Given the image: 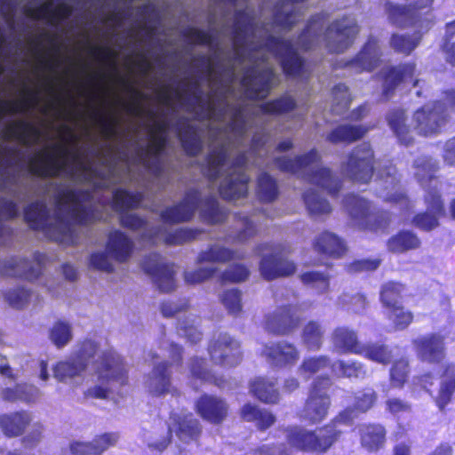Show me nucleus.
Returning a JSON list of instances; mask_svg holds the SVG:
<instances>
[{
	"mask_svg": "<svg viewBox=\"0 0 455 455\" xmlns=\"http://www.w3.org/2000/svg\"><path fill=\"white\" fill-rule=\"evenodd\" d=\"M60 134L64 143L52 144L28 158L29 173L42 179L57 178L62 175L76 179L79 172L83 180L86 182L100 177V172L96 168L79 161L77 150L67 147V144H75L78 140L73 129L63 124L60 128Z\"/></svg>",
	"mask_w": 455,
	"mask_h": 455,
	"instance_id": "nucleus-1",
	"label": "nucleus"
},
{
	"mask_svg": "<svg viewBox=\"0 0 455 455\" xmlns=\"http://www.w3.org/2000/svg\"><path fill=\"white\" fill-rule=\"evenodd\" d=\"M434 3L435 0H411L407 4L386 3V12L392 25L400 28H418L411 35H391L389 45L395 52L409 56L419 46L422 40L420 30L427 31L435 21Z\"/></svg>",
	"mask_w": 455,
	"mask_h": 455,
	"instance_id": "nucleus-2",
	"label": "nucleus"
},
{
	"mask_svg": "<svg viewBox=\"0 0 455 455\" xmlns=\"http://www.w3.org/2000/svg\"><path fill=\"white\" fill-rule=\"evenodd\" d=\"M354 419V409L342 410L329 423L315 430H307L299 426L284 428L286 443L296 451L323 454L332 447L342 436L343 431L338 423L350 425Z\"/></svg>",
	"mask_w": 455,
	"mask_h": 455,
	"instance_id": "nucleus-3",
	"label": "nucleus"
},
{
	"mask_svg": "<svg viewBox=\"0 0 455 455\" xmlns=\"http://www.w3.org/2000/svg\"><path fill=\"white\" fill-rule=\"evenodd\" d=\"M119 84L130 93L131 101L124 105L125 110L138 116L146 114L153 122L147 125L146 131L148 134V143L141 148V156L158 157L165 149L168 144L169 123L166 120H155L157 114L154 110L145 111L140 106L143 100L148 99V95L136 89L132 83L126 78H121Z\"/></svg>",
	"mask_w": 455,
	"mask_h": 455,
	"instance_id": "nucleus-4",
	"label": "nucleus"
},
{
	"mask_svg": "<svg viewBox=\"0 0 455 455\" xmlns=\"http://www.w3.org/2000/svg\"><path fill=\"white\" fill-rule=\"evenodd\" d=\"M119 84L130 93L131 101L124 105L125 110L138 116L146 114L153 122L147 125L146 131L148 134V143L141 148V156L158 157L165 149L168 144L169 123L166 120H155L157 114L154 110L145 111L140 106L143 100L148 99V95L136 89L132 83L126 78H121Z\"/></svg>",
	"mask_w": 455,
	"mask_h": 455,
	"instance_id": "nucleus-5",
	"label": "nucleus"
},
{
	"mask_svg": "<svg viewBox=\"0 0 455 455\" xmlns=\"http://www.w3.org/2000/svg\"><path fill=\"white\" fill-rule=\"evenodd\" d=\"M24 220L31 229L40 230L52 241L63 245H75L78 243V234L72 224L61 216H57L49 223V212L44 203L36 201L24 209Z\"/></svg>",
	"mask_w": 455,
	"mask_h": 455,
	"instance_id": "nucleus-6",
	"label": "nucleus"
},
{
	"mask_svg": "<svg viewBox=\"0 0 455 455\" xmlns=\"http://www.w3.org/2000/svg\"><path fill=\"white\" fill-rule=\"evenodd\" d=\"M451 114L455 115V88L443 92V100L424 105L413 113L414 131L421 136H433L442 132Z\"/></svg>",
	"mask_w": 455,
	"mask_h": 455,
	"instance_id": "nucleus-7",
	"label": "nucleus"
},
{
	"mask_svg": "<svg viewBox=\"0 0 455 455\" xmlns=\"http://www.w3.org/2000/svg\"><path fill=\"white\" fill-rule=\"evenodd\" d=\"M344 207L353 222L361 229L372 233H385L392 222L388 210L374 208L373 204L356 194H347L343 198Z\"/></svg>",
	"mask_w": 455,
	"mask_h": 455,
	"instance_id": "nucleus-8",
	"label": "nucleus"
},
{
	"mask_svg": "<svg viewBox=\"0 0 455 455\" xmlns=\"http://www.w3.org/2000/svg\"><path fill=\"white\" fill-rule=\"evenodd\" d=\"M255 251L258 254L269 251L262 256L259 266L260 275L265 280L288 277L295 273V263L286 257L290 252L287 246L282 243H261L255 247Z\"/></svg>",
	"mask_w": 455,
	"mask_h": 455,
	"instance_id": "nucleus-9",
	"label": "nucleus"
},
{
	"mask_svg": "<svg viewBox=\"0 0 455 455\" xmlns=\"http://www.w3.org/2000/svg\"><path fill=\"white\" fill-rule=\"evenodd\" d=\"M331 386L332 380L329 375H321L314 379L309 388L308 396L299 411V418L301 420L315 425L327 417L331 406L328 391Z\"/></svg>",
	"mask_w": 455,
	"mask_h": 455,
	"instance_id": "nucleus-10",
	"label": "nucleus"
},
{
	"mask_svg": "<svg viewBox=\"0 0 455 455\" xmlns=\"http://www.w3.org/2000/svg\"><path fill=\"white\" fill-rule=\"evenodd\" d=\"M262 49H266L280 60L285 76H296L303 72L305 60L297 53L291 41L270 35L262 44L252 47L251 51L258 52Z\"/></svg>",
	"mask_w": 455,
	"mask_h": 455,
	"instance_id": "nucleus-11",
	"label": "nucleus"
},
{
	"mask_svg": "<svg viewBox=\"0 0 455 455\" xmlns=\"http://www.w3.org/2000/svg\"><path fill=\"white\" fill-rule=\"evenodd\" d=\"M375 154L369 142L354 147L347 155L344 170L354 182L368 184L375 172Z\"/></svg>",
	"mask_w": 455,
	"mask_h": 455,
	"instance_id": "nucleus-12",
	"label": "nucleus"
},
{
	"mask_svg": "<svg viewBox=\"0 0 455 455\" xmlns=\"http://www.w3.org/2000/svg\"><path fill=\"white\" fill-rule=\"evenodd\" d=\"M360 28L354 18L344 15L332 20L323 32V39L328 52L341 53L355 42Z\"/></svg>",
	"mask_w": 455,
	"mask_h": 455,
	"instance_id": "nucleus-13",
	"label": "nucleus"
},
{
	"mask_svg": "<svg viewBox=\"0 0 455 455\" xmlns=\"http://www.w3.org/2000/svg\"><path fill=\"white\" fill-rule=\"evenodd\" d=\"M92 197L91 191L87 189L67 188L57 196L58 204H72L68 210L71 220L80 226L94 223L99 218V213L93 206H85L82 203L89 202Z\"/></svg>",
	"mask_w": 455,
	"mask_h": 455,
	"instance_id": "nucleus-14",
	"label": "nucleus"
},
{
	"mask_svg": "<svg viewBox=\"0 0 455 455\" xmlns=\"http://www.w3.org/2000/svg\"><path fill=\"white\" fill-rule=\"evenodd\" d=\"M207 349L212 362L225 369L235 368L243 361L241 343L228 333L212 339Z\"/></svg>",
	"mask_w": 455,
	"mask_h": 455,
	"instance_id": "nucleus-15",
	"label": "nucleus"
},
{
	"mask_svg": "<svg viewBox=\"0 0 455 455\" xmlns=\"http://www.w3.org/2000/svg\"><path fill=\"white\" fill-rule=\"evenodd\" d=\"M275 77L271 68L259 69L256 66L247 67L240 80L247 99L256 100L268 96Z\"/></svg>",
	"mask_w": 455,
	"mask_h": 455,
	"instance_id": "nucleus-16",
	"label": "nucleus"
},
{
	"mask_svg": "<svg viewBox=\"0 0 455 455\" xmlns=\"http://www.w3.org/2000/svg\"><path fill=\"white\" fill-rule=\"evenodd\" d=\"M142 269L149 275L161 292L169 293L176 287L173 263L162 261V255L151 252L146 255L141 263Z\"/></svg>",
	"mask_w": 455,
	"mask_h": 455,
	"instance_id": "nucleus-17",
	"label": "nucleus"
},
{
	"mask_svg": "<svg viewBox=\"0 0 455 455\" xmlns=\"http://www.w3.org/2000/svg\"><path fill=\"white\" fill-rule=\"evenodd\" d=\"M96 373L99 380L102 383L116 382L120 386H125L129 382L125 362L113 349H108L102 353Z\"/></svg>",
	"mask_w": 455,
	"mask_h": 455,
	"instance_id": "nucleus-18",
	"label": "nucleus"
},
{
	"mask_svg": "<svg viewBox=\"0 0 455 455\" xmlns=\"http://www.w3.org/2000/svg\"><path fill=\"white\" fill-rule=\"evenodd\" d=\"M297 305L287 304L278 307L265 318V328L275 335H288L299 328L301 319Z\"/></svg>",
	"mask_w": 455,
	"mask_h": 455,
	"instance_id": "nucleus-19",
	"label": "nucleus"
},
{
	"mask_svg": "<svg viewBox=\"0 0 455 455\" xmlns=\"http://www.w3.org/2000/svg\"><path fill=\"white\" fill-rule=\"evenodd\" d=\"M416 355L421 362L439 364L447 355L445 336L431 332L412 340Z\"/></svg>",
	"mask_w": 455,
	"mask_h": 455,
	"instance_id": "nucleus-20",
	"label": "nucleus"
},
{
	"mask_svg": "<svg viewBox=\"0 0 455 455\" xmlns=\"http://www.w3.org/2000/svg\"><path fill=\"white\" fill-rule=\"evenodd\" d=\"M46 259V255L39 251L34 253L33 262L25 258L13 257L3 263L0 267V273L12 277L33 281L42 275Z\"/></svg>",
	"mask_w": 455,
	"mask_h": 455,
	"instance_id": "nucleus-21",
	"label": "nucleus"
},
{
	"mask_svg": "<svg viewBox=\"0 0 455 455\" xmlns=\"http://www.w3.org/2000/svg\"><path fill=\"white\" fill-rule=\"evenodd\" d=\"M379 56L378 40L371 36L354 58L337 63L335 68H349L355 74L371 72L379 66Z\"/></svg>",
	"mask_w": 455,
	"mask_h": 455,
	"instance_id": "nucleus-22",
	"label": "nucleus"
},
{
	"mask_svg": "<svg viewBox=\"0 0 455 455\" xmlns=\"http://www.w3.org/2000/svg\"><path fill=\"white\" fill-rule=\"evenodd\" d=\"M200 196L197 189L188 190L180 203L160 212L162 221L165 224H179L191 220L198 207Z\"/></svg>",
	"mask_w": 455,
	"mask_h": 455,
	"instance_id": "nucleus-23",
	"label": "nucleus"
},
{
	"mask_svg": "<svg viewBox=\"0 0 455 455\" xmlns=\"http://www.w3.org/2000/svg\"><path fill=\"white\" fill-rule=\"evenodd\" d=\"M416 64L414 62L401 63L396 66H388L380 73L382 80V97L388 100L395 93L396 88L405 80L413 81V86L418 84L414 79Z\"/></svg>",
	"mask_w": 455,
	"mask_h": 455,
	"instance_id": "nucleus-24",
	"label": "nucleus"
},
{
	"mask_svg": "<svg viewBox=\"0 0 455 455\" xmlns=\"http://www.w3.org/2000/svg\"><path fill=\"white\" fill-rule=\"evenodd\" d=\"M228 404L219 396L203 394L195 404L196 413L205 421L214 425L222 423L228 414Z\"/></svg>",
	"mask_w": 455,
	"mask_h": 455,
	"instance_id": "nucleus-25",
	"label": "nucleus"
},
{
	"mask_svg": "<svg viewBox=\"0 0 455 455\" xmlns=\"http://www.w3.org/2000/svg\"><path fill=\"white\" fill-rule=\"evenodd\" d=\"M254 29V17L245 9L236 10L234 13L232 28V46L235 52L234 60L243 62V49L245 46L246 36L249 31Z\"/></svg>",
	"mask_w": 455,
	"mask_h": 455,
	"instance_id": "nucleus-26",
	"label": "nucleus"
},
{
	"mask_svg": "<svg viewBox=\"0 0 455 455\" xmlns=\"http://www.w3.org/2000/svg\"><path fill=\"white\" fill-rule=\"evenodd\" d=\"M263 354L273 365L277 367L294 365L299 359V351L296 346L284 340L265 345Z\"/></svg>",
	"mask_w": 455,
	"mask_h": 455,
	"instance_id": "nucleus-27",
	"label": "nucleus"
},
{
	"mask_svg": "<svg viewBox=\"0 0 455 455\" xmlns=\"http://www.w3.org/2000/svg\"><path fill=\"white\" fill-rule=\"evenodd\" d=\"M24 13L35 20H44L49 24L56 25L68 19L73 13V8L66 3H60L53 7L52 3L47 2L35 8L27 6Z\"/></svg>",
	"mask_w": 455,
	"mask_h": 455,
	"instance_id": "nucleus-28",
	"label": "nucleus"
},
{
	"mask_svg": "<svg viewBox=\"0 0 455 455\" xmlns=\"http://www.w3.org/2000/svg\"><path fill=\"white\" fill-rule=\"evenodd\" d=\"M41 135V130L35 124L24 119L11 122L3 131L5 140H17L25 146L36 143Z\"/></svg>",
	"mask_w": 455,
	"mask_h": 455,
	"instance_id": "nucleus-29",
	"label": "nucleus"
},
{
	"mask_svg": "<svg viewBox=\"0 0 455 455\" xmlns=\"http://www.w3.org/2000/svg\"><path fill=\"white\" fill-rule=\"evenodd\" d=\"M387 429L381 423L368 422L358 427L360 445L368 452H378L387 443Z\"/></svg>",
	"mask_w": 455,
	"mask_h": 455,
	"instance_id": "nucleus-30",
	"label": "nucleus"
},
{
	"mask_svg": "<svg viewBox=\"0 0 455 455\" xmlns=\"http://www.w3.org/2000/svg\"><path fill=\"white\" fill-rule=\"evenodd\" d=\"M439 378V388L434 402L439 411H445L455 394V363L449 362L443 364Z\"/></svg>",
	"mask_w": 455,
	"mask_h": 455,
	"instance_id": "nucleus-31",
	"label": "nucleus"
},
{
	"mask_svg": "<svg viewBox=\"0 0 455 455\" xmlns=\"http://www.w3.org/2000/svg\"><path fill=\"white\" fill-rule=\"evenodd\" d=\"M333 349L339 354L357 355L362 345L357 331L342 325L333 329L331 336Z\"/></svg>",
	"mask_w": 455,
	"mask_h": 455,
	"instance_id": "nucleus-32",
	"label": "nucleus"
},
{
	"mask_svg": "<svg viewBox=\"0 0 455 455\" xmlns=\"http://www.w3.org/2000/svg\"><path fill=\"white\" fill-rule=\"evenodd\" d=\"M249 181L250 178L243 171L230 173L220 184V195L227 201L243 198L248 194Z\"/></svg>",
	"mask_w": 455,
	"mask_h": 455,
	"instance_id": "nucleus-33",
	"label": "nucleus"
},
{
	"mask_svg": "<svg viewBox=\"0 0 455 455\" xmlns=\"http://www.w3.org/2000/svg\"><path fill=\"white\" fill-rule=\"evenodd\" d=\"M177 136L180 145L188 156H196L203 149V141L196 126L188 123L186 118L180 119L176 124Z\"/></svg>",
	"mask_w": 455,
	"mask_h": 455,
	"instance_id": "nucleus-34",
	"label": "nucleus"
},
{
	"mask_svg": "<svg viewBox=\"0 0 455 455\" xmlns=\"http://www.w3.org/2000/svg\"><path fill=\"white\" fill-rule=\"evenodd\" d=\"M313 249L320 255L339 259L347 251L345 242L334 233L323 231L313 242Z\"/></svg>",
	"mask_w": 455,
	"mask_h": 455,
	"instance_id": "nucleus-35",
	"label": "nucleus"
},
{
	"mask_svg": "<svg viewBox=\"0 0 455 455\" xmlns=\"http://www.w3.org/2000/svg\"><path fill=\"white\" fill-rule=\"evenodd\" d=\"M170 367L171 363L166 361L154 366L150 376V392L155 396H163L168 393L180 395L179 390L172 385Z\"/></svg>",
	"mask_w": 455,
	"mask_h": 455,
	"instance_id": "nucleus-36",
	"label": "nucleus"
},
{
	"mask_svg": "<svg viewBox=\"0 0 455 455\" xmlns=\"http://www.w3.org/2000/svg\"><path fill=\"white\" fill-rule=\"evenodd\" d=\"M305 1L278 0L275 4L273 13L274 23L283 29H291L303 16V13L295 7V4Z\"/></svg>",
	"mask_w": 455,
	"mask_h": 455,
	"instance_id": "nucleus-37",
	"label": "nucleus"
},
{
	"mask_svg": "<svg viewBox=\"0 0 455 455\" xmlns=\"http://www.w3.org/2000/svg\"><path fill=\"white\" fill-rule=\"evenodd\" d=\"M368 130V127L362 124H339L327 134L326 140L333 145L343 144L347 146L362 140Z\"/></svg>",
	"mask_w": 455,
	"mask_h": 455,
	"instance_id": "nucleus-38",
	"label": "nucleus"
},
{
	"mask_svg": "<svg viewBox=\"0 0 455 455\" xmlns=\"http://www.w3.org/2000/svg\"><path fill=\"white\" fill-rule=\"evenodd\" d=\"M31 421L30 413L23 410L0 414V428L10 438L21 435Z\"/></svg>",
	"mask_w": 455,
	"mask_h": 455,
	"instance_id": "nucleus-39",
	"label": "nucleus"
},
{
	"mask_svg": "<svg viewBox=\"0 0 455 455\" xmlns=\"http://www.w3.org/2000/svg\"><path fill=\"white\" fill-rule=\"evenodd\" d=\"M320 159L318 152L315 148L310 149L308 152L296 156L293 158L287 156H277L274 158V164L278 170L283 172L297 174L312 165Z\"/></svg>",
	"mask_w": 455,
	"mask_h": 455,
	"instance_id": "nucleus-40",
	"label": "nucleus"
},
{
	"mask_svg": "<svg viewBox=\"0 0 455 455\" xmlns=\"http://www.w3.org/2000/svg\"><path fill=\"white\" fill-rule=\"evenodd\" d=\"M107 251L118 262H125L132 254L134 243L124 232L114 230L109 233Z\"/></svg>",
	"mask_w": 455,
	"mask_h": 455,
	"instance_id": "nucleus-41",
	"label": "nucleus"
},
{
	"mask_svg": "<svg viewBox=\"0 0 455 455\" xmlns=\"http://www.w3.org/2000/svg\"><path fill=\"white\" fill-rule=\"evenodd\" d=\"M329 17L330 14L326 12H321L310 17L298 38L299 45L302 50L308 51L311 49L315 41L321 36Z\"/></svg>",
	"mask_w": 455,
	"mask_h": 455,
	"instance_id": "nucleus-42",
	"label": "nucleus"
},
{
	"mask_svg": "<svg viewBox=\"0 0 455 455\" xmlns=\"http://www.w3.org/2000/svg\"><path fill=\"white\" fill-rule=\"evenodd\" d=\"M306 180L308 183L325 189L332 197L339 196L342 188L341 180L334 177L331 169L327 167H320L307 173Z\"/></svg>",
	"mask_w": 455,
	"mask_h": 455,
	"instance_id": "nucleus-43",
	"label": "nucleus"
},
{
	"mask_svg": "<svg viewBox=\"0 0 455 455\" xmlns=\"http://www.w3.org/2000/svg\"><path fill=\"white\" fill-rule=\"evenodd\" d=\"M387 122L399 142L404 146L411 145L413 136L411 129L407 124V116L403 109L395 108L390 110L387 115Z\"/></svg>",
	"mask_w": 455,
	"mask_h": 455,
	"instance_id": "nucleus-44",
	"label": "nucleus"
},
{
	"mask_svg": "<svg viewBox=\"0 0 455 455\" xmlns=\"http://www.w3.org/2000/svg\"><path fill=\"white\" fill-rule=\"evenodd\" d=\"M173 425L177 436L185 443L197 441L202 434L201 425L192 413L175 415Z\"/></svg>",
	"mask_w": 455,
	"mask_h": 455,
	"instance_id": "nucleus-45",
	"label": "nucleus"
},
{
	"mask_svg": "<svg viewBox=\"0 0 455 455\" xmlns=\"http://www.w3.org/2000/svg\"><path fill=\"white\" fill-rule=\"evenodd\" d=\"M144 200L142 192H132L126 188H118L112 192L111 207L119 213L138 209Z\"/></svg>",
	"mask_w": 455,
	"mask_h": 455,
	"instance_id": "nucleus-46",
	"label": "nucleus"
},
{
	"mask_svg": "<svg viewBox=\"0 0 455 455\" xmlns=\"http://www.w3.org/2000/svg\"><path fill=\"white\" fill-rule=\"evenodd\" d=\"M389 251L394 253H404L417 250L421 246L419 237L411 230H400L387 241Z\"/></svg>",
	"mask_w": 455,
	"mask_h": 455,
	"instance_id": "nucleus-47",
	"label": "nucleus"
},
{
	"mask_svg": "<svg viewBox=\"0 0 455 455\" xmlns=\"http://www.w3.org/2000/svg\"><path fill=\"white\" fill-rule=\"evenodd\" d=\"M243 258V255L236 256V252L230 248L222 245L212 244L206 250L202 251L198 253L196 258V263L226 264L235 259H241Z\"/></svg>",
	"mask_w": 455,
	"mask_h": 455,
	"instance_id": "nucleus-48",
	"label": "nucleus"
},
{
	"mask_svg": "<svg viewBox=\"0 0 455 455\" xmlns=\"http://www.w3.org/2000/svg\"><path fill=\"white\" fill-rule=\"evenodd\" d=\"M229 215V211L220 207L217 198L213 196H207L203 201L200 212L202 221L208 225L224 223Z\"/></svg>",
	"mask_w": 455,
	"mask_h": 455,
	"instance_id": "nucleus-49",
	"label": "nucleus"
},
{
	"mask_svg": "<svg viewBox=\"0 0 455 455\" xmlns=\"http://www.w3.org/2000/svg\"><path fill=\"white\" fill-rule=\"evenodd\" d=\"M189 371L191 376L202 382H207L215 385L218 387H223L227 383L223 376L216 375L207 367L204 358L195 356L189 362Z\"/></svg>",
	"mask_w": 455,
	"mask_h": 455,
	"instance_id": "nucleus-50",
	"label": "nucleus"
},
{
	"mask_svg": "<svg viewBox=\"0 0 455 455\" xmlns=\"http://www.w3.org/2000/svg\"><path fill=\"white\" fill-rule=\"evenodd\" d=\"M360 353L363 358L379 364L387 365L392 362L393 354L389 347L380 342L363 343L360 347Z\"/></svg>",
	"mask_w": 455,
	"mask_h": 455,
	"instance_id": "nucleus-51",
	"label": "nucleus"
},
{
	"mask_svg": "<svg viewBox=\"0 0 455 455\" xmlns=\"http://www.w3.org/2000/svg\"><path fill=\"white\" fill-rule=\"evenodd\" d=\"M228 157V152L223 146L211 150L205 157V165L203 169L204 175L211 181L219 179L221 168L227 163Z\"/></svg>",
	"mask_w": 455,
	"mask_h": 455,
	"instance_id": "nucleus-52",
	"label": "nucleus"
},
{
	"mask_svg": "<svg viewBox=\"0 0 455 455\" xmlns=\"http://www.w3.org/2000/svg\"><path fill=\"white\" fill-rule=\"evenodd\" d=\"M243 419L248 422H255L257 427L264 431L269 428L275 422L274 414L266 410H260L256 405L251 403L244 404L240 411Z\"/></svg>",
	"mask_w": 455,
	"mask_h": 455,
	"instance_id": "nucleus-53",
	"label": "nucleus"
},
{
	"mask_svg": "<svg viewBox=\"0 0 455 455\" xmlns=\"http://www.w3.org/2000/svg\"><path fill=\"white\" fill-rule=\"evenodd\" d=\"M37 101L36 92L31 90H27L24 96L19 100L0 99V118L7 114L23 113L35 107Z\"/></svg>",
	"mask_w": 455,
	"mask_h": 455,
	"instance_id": "nucleus-54",
	"label": "nucleus"
},
{
	"mask_svg": "<svg viewBox=\"0 0 455 455\" xmlns=\"http://www.w3.org/2000/svg\"><path fill=\"white\" fill-rule=\"evenodd\" d=\"M324 328L317 320H310L302 328L301 339L307 349L319 350L323 343Z\"/></svg>",
	"mask_w": 455,
	"mask_h": 455,
	"instance_id": "nucleus-55",
	"label": "nucleus"
},
{
	"mask_svg": "<svg viewBox=\"0 0 455 455\" xmlns=\"http://www.w3.org/2000/svg\"><path fill=\"white\" fill-rule=\"evenodd\" d=\"M250 390L254 397L265 403H276L280 398L275 384L265 378L259 377L251 381Z\"/></svg>",
	"mask_w": 455,
	"mask_h": 455,
	"instance_id": "nucleus-56",
	"label": "nucleus"
},
{
	"mask_svg": "<svg viewBox=\"0 0 455 455\" xmlns=\"http://www.w3.org/2000/svg\"><path fill=\"white\" fill-rule=\"evenodd\" d=\"M279 188L276 180L267 172H262L257 179L256 196L261 203H272L277 199Z\"/></svg>",
	"mask_w": 455,
	"mask_h": 455,
	"instance_id": "nucleus-57",
	"label": "nucleus"
},
{
	"mask_svg": "<svg viewBox=\"0 0 455 455\" xmlns=\"http://www.w3.org/2000/svg\"><path fill=\"white\" fill-rule=\"evenodd\" d=\"M405 285L400 282L388 281L384 283L379 291V300L385 309L401 304Z\"/></svg>",
	"mask_w": 455,
	"mask_h": 455,
	"instance_id": "nucleus-58",
	"label": "nucleus"
},
{
	"mask_svg": "<svg viewBox=\"0 0 455 455\" xmlns=\"http://www.w3.org/2000/svg\"><path fill=\"white\" fill-rule=\"evenodd\" d=\"M389 368V382L392 387L402 389L409 380L411 373L410 361L402 356L391 362Z\"/></svg>",
	"mask_w": 455,
	"mask_h": 455,
	"instance_id": "nucleus-59",
	"label": "nucleus"
},
{
	"mask_svg": "<svg viewBox=\"0 0 455 455\" xmlns=\"http://www.w3.org/2000/svg\"><path fill=\"white\" fill-rule=\"evenodd\" d=\"M91 119L98 125L100 134L105 139H112L118 134L119 119L112 115L101 111H93Z\"/></svg>",
	"mask_w": 455,
	"mask_h": 455,
	"instance_id": "nucleus-60",
	"label": "nucleus"
},
{
	"mask_svg": "<svg viewBox=\"0 0 455 455\" xmlns=\"http://www.w3.org/2000/svg\"><path fill=\"white\" fill-rule=\"evenodd\" d=\"M386 316L391 322L395 331H404L413 322L414 315L411 311L405 309L402 304L386 309Z\"/></svg>",
	"mask_w": 455,
	"mask_h": 455,
	"instance_id": "nucleus-61",
	"label": "nucleus"
},
{
	"mask_svg": "<svg viewBox=\"0 0 455 455\" xmlns=\"http://www.w3.org/2000/svg\"><path fill=\"white\" fill-rule=\"evenodd\" d=\"M416 169L415 176L419 182L431 181L435 179V173L439 169L437 162L430 156H419L413 162Z\"/></svg>",
	"mask_w": 455,
	"mask_h": 455,
	"instance_id": "nucleus-62",
	"label": "nucleus"
},
{
	"mask_svg": "<svg viewBox=\"0 0 455 455\" xmlns=\"http://www.w3.org/2000/svg\"><path fill=\"white\" fill-rule=\"evenodd\" d=\"M332 369L339 371L340 378L359 379L366 375L365 365L356 360H337L332 364Z\"/></svg>",
	"mask_w": 455,
	"mask_h": 455,
	"instance_id": "nucleus-63",
	"label": "nucleus"
},
{
	"mask_svg": "<svg viewBox=\"0 0 455 455\" xmlns=\"http://www.w3.org/2000/svg\"><path fill=\"white\" fill-rule=\"evenodd\" d=\"M85 371V363H79L76 358L69 361H60L53 368L54 377L59 381H65L80 375Z\"/></svg>",
	"mask_w": 455,
	"mask_h": 455,
	"instance_id": "nucleus-64",
	"label": "nucleus"
}]
</instances>
